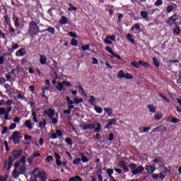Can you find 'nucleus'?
Returning <instances> with one entry per match:
<instances>
[{"label":"nucleus","mask_w":181,"mask_h":181,"mask_svg":"<svg viewBox=\"0 0 181 181\" xmlns=\"http://www.w3.org/2000/svg\"><path fill=\"white\" fill-rule=\"evenodd\" d=\"M25 173H26V165L22 164L21 162H16L13 171V177L18 179L19 175H25Z\"/></svg>","instance_id":"f257e3e1"},{"label":"nucleus","mask_w":181,"mask_h":181,"mask_svg":"<svg viewBox=\"0 0 181 181\" xmlns=\"http://www.w3.org/2000/svg\"><path fill=\"white\" fill-rule=\"evenodd\" d=\"M181 18L177 15H174L169 18L168 24L170 26H178L180 25Z\"/></svg>","instance_id":"f03ea898"},{"label":"nucleus","mask_w":181,"mask_h":181,"mask_svg":"<svg viewBox=\"0 0 181 181\" xmlns=\"http://www.w3.org/2000/svg\"><path fill=\"white\" fill-rule=\"evenodd\" d=\"M28 32L30 36H35L39 32V27L34 21L30 22Z\"/></svg>","instance_id":"7ed1b4c3"},{"label":"nucleus","mask_w":181,"mask_h":181,"mask_svg":"<svg viewBox=\"0 0 181 181\" xmlns=\"http://www.w3.org/2000/svg\"><path fill=\"white\" fill-rule=\"evenodd\" d=\"M21 138H22V135H21V132L18 131H15L10 139H12L13 142L16 145L21 142Z\"/></svg>","instance_id":"20e7f679"},{"label":"nucleus","mask_w":181,"mask_h":181,"mask_svg":"<svg viewBox=\"0 0 181 181\" xmlns=\"http://www.w3.org/2000/svg\"><path fill=\"white\" fill-rule=\"evenodd\" d=\"M39 177L45 180L46 179V173L38 172L37 175L31 176L30 181H39Z\"/></svg>","instance_id":"39448f33"},{"label":"nucleus","mask_w":181,"mask_h":181,"mask_svg":"<svg viewBox=\"0 0 181 181\" xmlns=\"http://www.w3.org/2000/svg\"><path fill=\"white\" fill-rule=\"evenodd\" d=\"M13 163V160H12V156H10L8 157V161H5V163H4V169H5V168L7 167V170H8V172H9V170H11V168H12Z\"/></svg>","instance_id":"423d86ee"},{"label":"nucleus","mask_w":181,"mask_h":181,"mask_svg":"<svg viewBox=\"0 0 181 181\" xmlns=\"http://www.w3.org/2000/svg\"><path fill=\"white\" fill-rule=\"evenodd\" d=\"M144 170H145V168H144V166L140 165L135 170H132V173H133V175H138L139 173H142Z\"/></svg>","instance_id":"0eeeda50"},{"label":"nucleus","mask_w":181,"mask_h":181,"mask_svg":"<svg viewBox=\"0 0 181 181\" xmlns=\"http://www.w3.org/2000/svg\"><path fill=\"white\" fill-rule=\"evenodd\" d=\"M23 151L22 150L18 151V150H13L12 151V155H13V158L14 159H18V158H19L21 156V155H22V153Z\"/></svg>","instance_id":"6e6552de"},{"label":"nucleus","mask_w":181,"mask_h":181,"mask_svg":"<svg viewBox=\"0 0 181 181\" xmlns=\"http://www.w3.org/2000/svg\"><path fill=\"white\" fill-rule=\"evenodd\" d=\"M118 119L117 118H114V119H109V122L108 124H107L105 126V128L106 129H110L111 125H112V124H115V122H117Z\"/></svg>","instance_id":"1a4fd4ad"},{"label":"nucleus","mask_w":181,"mask_h":181,"mask_svg":"<svg viewBox=\"0 0 181 181\" xmlns=\"http://www.w3.org/2000/svg\"><path fill=\"white\" fill-rule=\"evenodd\" d=\"M146 170L148 173H153L156 170V167L155 165H147Z\"/></svg>","instance_id":"9d476101"},{"label":"nucleus","mask_w":181,"mask_h":181,"mask_svg":"<svg viewBox=\"0 0 181 181\" xmlns=\"http://www.w3.org/2000/svg\"><path fill=\"white\" fill-rule=\"evenodd\" d=\"M44 114L49 118H53L54 117V110L49 109L47 111L44 112Z\"/></svg>","instance_id":"9b49d317"},{"label":"nucleus","mask_w":181,"mask_h":181,"mask_svg":"<svg viewBox=\"0 0 181 181\" xmlns=\"http://www.w3.org/2000/svg\"><path fill=\"white\" fill-rule=\"evenodd\" d=\"M95 128V124H85L83 126L82 129L86 131V129H94Z\"/></svg>","instance_id":"f8f14e48"},{"label":"nucleus","mask_w":181,"mask_h":181,"mask_svg":"<svg viewBox=\"0 0 181 181\" xmlns=\"http://www.w3.org/2000/svg\"><path fill=\"white\" fill-rule=\"evenodd\" d=\"M25 127L28 128V129L32 130L33 129V126L32 125V122L30 119L26 120L25 122Z\"/></svg>","instance_id":"ddd939ff"},{"label":"nucleus","mask_w":181,"mask_h":181,"mask_svg":"<svg viewBox=\"0 0 181 181\" xmlns=\"http://www.w3.org/2000/svg\"><path fill=\"white\" fill-rule=\"evenodd\" d=\"M55 159L57 160V166H62V161H60V155L57 154V153H54Z\"/></svg>","instance_id":"4468645a"},{"label":"nucleus","mask_w":181,"mask_h":181,"mask_svg":"<svg viewBox=\"0 0 181 181\" xmlns=\"http://www.w3.org/2000/svg\"><path fill=\"white\" fill-rule=\"evenodd\" d=\"M16 56H25L26 54V49H22L16 52Z\"/></svg>","instance_id":"2eb2a0df"},{"label":"nucleus","mask_w":181,"mask_h":181,"mask_svg":"<svg viewBox=\"0 0 181 181\" xmlns=\"http://www.w3.org/2000/svg\"><path fill=\"white\" fill-rule=\"evenodd\" d=\"M47 62V58L45 55H40V63L42 64H46Z\"/></svg>","instance_id":"dca6fc26"},{"label":"nucleus","mask_w":181,"mask_h":181,"mask_svg":"<svg viewBox=\"0 0 181 181\" xmlns=\"http://www.w3.org/2000/svg\"><path fill=\"white\" fill-rule=\"evenodd\" d=\"M174 35H180V28L179 25H175L173 29Z\"/></svg>","instance_id":"f3484780"},{"label":"nucleus","mask_w":181,"mask_h":181,"mask_svg":"<svg viewBox=\"0 0 181 181\" xmlns=\"http://www.w3.org/2000/svg\"><path fill=\"white\" fill-rule=\"evenodd\" d=\"M69 181H83V179H81L80 176L76 175L75 177L69 178Z\"/></svg>","instance_id":"a211bd4d"},{"label":"nucleus","mask_w":181,"mask_h":181,"mask_svg":"<svg viewBox=\"0 0 181 181\" xmlns=\"http://www.w3.org/2000/svg\"><path fill=\"white\" fill-rule=\"evenodd\" d=\"M68 19L66 16H62L59 21V23H61V25H66V23H67L68 22Z\"/></svg>","instance_id":"6ab92c4d"},{"label":"nucleus","mask_w":181,"mask_h":181,"mask_svg":"<svg viewBox=\"0 0 181 181\" xmlns=\"http://www.w3.org/2000/svg\"><path fill=\"white\" fill-rule=\"evenodd\" d=\"M148 108L150 112H152L153 114L156 112V108L155 107V106H153V105H148Z\"/></svg>","instance_id":"aec40b11"},{"label":"nucleus","mask_w":181,"mask_h":181,"mask_svg":"<svg viewBox=\"0 0 181 181\" xmlns=\"http://www.w3.org/2000/svg\"><path fill=\"white\" fill-rule=\"evenodd\" d=\"M13 20L14 21L15 26H16L17 28H19V18H18V16H14L13 18Z\"/></svg>","instance_id":"412c9836"},{"label":"nucleus","mask_w":181,"mask_h":181,"mask_svg":"<svg viewBox=\"0 0 181 181\" xmlns=\"http://www.w3.org/2000/svg\"><path fill=\"white\" fill-rule=\"evenodd\" d=\"M57 90H59V91H63V90L64 89V83H58V86H57Z\"/></svg>","instance_id":"4be33fe9"},{"label":"nucleus","mask_w":181,"mask_h":181,"mask_svg":"<svg viewBox=\"0 0 181 181\" xmlns=\"http://www.w3.org/2000/svg\"><path fill=\"white\" fill-rule=\"evenodd\" d=\"M139 64H140V66H143V67H145L146 69L149 67V64H148V62H144L142 60L139 61Z\"/></svg>","instance_id":"5701e85b"},{"label":"nucleus","mask_w":181,"mask_h":181,"mask_svg":"<svg viewBox=\"0 0 181 181\" xmlns=\"http://www.w3.org/2000/svg\"><path fill=\"white\" fill-rule=\"evenodd\" d=\"M118 78H125V73H124V71L120 70L117 74Z\"/></svg>","instance_id":"b1692460"},{"label":"nucleus","mask_w":181,"mask_h":181,"mask_svg":"<svg viewBox=\"0 0 181 181\" xmlns=\"http://www.w3.org/2000/svg\"><path fill=\"white\" fill-rule=\"evenodd\" d=\"M105 112L107 113V115H112V109L110 108V107H105L104 109Z\"/></svg>","instance_id":"393cba45"},{"label":"nucleus","mask_w":181,"mask_h":181,"mask_svg":"<svg viewBox=\"0 0 181 181\" xmlns=\"http://www.w3.org/2000/svg\"><path fill=\"white\" fill-rule=\"evenodd\" d=\"M153 64L156 66V67H159L160 66V64H159V61H158V59L156 57L153 58Z\"/></svg>","instance_id":"a878e982"},{"label":"nucleus","mask_w":181,"mask_h":181,"mask_svg":"<svg viewBox=\"0 0 181 181\" xmlns=\"http://www.w3.org/2000/svg\"><path fill=\"white\" fill-rule=\"evenodd\" d=\"M124 78H127V80H132V78H134V76L129 73H127L124 75Z\"/></svg>","instance_id":"bb28decb"},{"label":"nucleus","mask_w":181,"mask_h":181,"mask_svg":"<svg viewBox=\"0 0 181 181\" xmlns=\"http://www.w3.org/2000/svg\"><path fill=\"white\" fill-rule=\"evenodd\" d=\"M131 65L133 66L134 67H135L136 69H139L141 64H139V62H131Z\"/></svg>","instance_id":"cd10ccee"},{"label":"nucleus","mask_w":181,"mask_h":181,"mask_svg":"<svg viewBox=\"0 0 181 181\" xmlns=\"http://www.w3.org/2000/svg\"><path fill=\"white\" fill-rule=\"evenodd\" d=\"M127 40H129V42H131V43H135V40H134V39H132V35L131 34H127Z\"/></svg>","instance_id":"c85d7f7f"},{"label":"nucleus","mask_w":181,"mask_h":181,"mask_svg":"<svg viewBox=\"0 0 181 181\" xmlns=\"http://www.w3.org/2000/svg\"><path fill=\"white\" fill-rule=\"evenodd\" d=\"M69 6H70V8H68L69 12H71V11H77V8L73 6V4L71 3L69 4Z\"/></svg>","instance_id":"c756f323"},{"label":"nucleus","mask_w":181,"mask_h":181,"mask_svg":"<svg viewBox=\"0 0 181 181\" xmlns=\"http://www.w3.org/2000/svg\"><path fill=\"white\" fill-rule=\"evenodd\" d=\"M78 93H80L82 95H86V93L84 92V88H83V86H78Z\"/></svg>","instance_id":"7c9ffc66"},{"label":"nucleus","mask_w":181,"mask_h":181,"mask_svg":"<svg viewBox=\"0 0 181 181\" xmlns=\"http://www.w3.org/2000/svg\"><path fill=\"white\" fill-rule=\"evenodd\" d=\"M171 170H172V168L171 167H168L167 168H164L163 169V172L164 173H170Z\"/></svg>","instance_id":"2f4dec72"},{"label":"nucleus","mask_w":181,"mask_h":181,"mask_svg":"<svg viewBox=\"0 0 181 181\" xmlns=\"http://www.w3.org/2000/svg\"><path fill=\"white\" fill-rule=\"evenodd\" d=\"M106 51L108 52V53H110L112 56H114L115 53H114V51L112 50V48L110 47L109 46L106 47Z\"/></svg>","instance_id":"473e14b6"},{"label":"nucleus","mask_w":181,"mask_h":181,"mask_svg":"<svg viewBox=\"0 0 181 181\" xmlns=\"http://www.w3.org/2000/svg\"><path fill=\"white\" fill-rule=\"evenodd\" d=\"M16 162H21V165H26V156H23L21 157V161H16Z\"/></svg>","instance_id":"72a5a7b5"},{"label":"nucleus","mask_w":181,"mask_h":181,"mask_svg":"<svg viewBox=\"0 0 181 181\" xmlns=\"http://www.w3.org/2000/svg\"><path fill=\"white\" fill-rule=\"evenodd\" d=\"M46 127V119H44L42 122H40L39 124V127L40 128H45Z\"/></svg>","instance_id":"f704fd0d"},{"label":"nucleus","mask_w":181,"mask_h":181,"mask_svg":"<svg viewBox=\"0 0 181 181\" xmlns=\"http://www.w3.org/2000/svg\"><path fill=\"white\" fill-rule=\"evenodd\" d=\"M95 111H96V112H98V114H101V112H103V108L100 107H98V106H95Z\"/></svg>","instance_id":"c9c22d12"},{"label":"nucleus","mask_w":181,"mask_h":181,"mask_svg":"<svg viewBox=\"0 0 181 181\" xmlns=\"http://www.w3.org/2000/svg\"><path fill=\"white\" fill-rule=\"evenodd\" d=\"M129 168H130V169H132V170H135L136 169V164L131 163L129 165Z\"/></svg>","instance_id":"e433bc0d"},{"label":"nucleus","mask_w":181,"mask_h":181,"mask_svg":"<svg viewBox=\"0 0 181 181\" xmlns=\"http://www.w3.org/2000/svg\"><path fill=\"white\" fill-rule=\"evenodd\" d=\"M100 131H101V124L97 123V127L95 128V132H100Z\"/></svg>","instance_id":"4c0bfd02"},{"label":"nucleus","mask_w":181,"mask_h":181,"mask_svg":"<svg viewBox=\"0 0 181 181\" xmlns=\"http://www.w3.org/2000/svg\"><path fill=\"white\" fill-rule=\"evenodd\" d=\"M162 119V114H160V113L157 114V115L155 116V118H154V119H155L156 121H159V119Z\"/></svg>","instance_id":"58836bf2"},{"label":"nucleus","mask_w":181,"mask_h":181,"mask_svg":"<svg viewBox=\"0 0 181 181\" xmlns=\"http://www.w3.org/2000/svg\"><path fill=\"white\" fill-rule=\"evenodd\" d=\"M141 15L144 19H146V18H148V13H146V11H141Z\"/></svg>","instance_id":"ea45409f"},{"label":"nucleus","mask_w":181,"mask_h":181,"mask_svg":"<svg viewBox=\"0 0 181 181\" xmlns=\"http://www.w3.org/2000/svg\"><path fill=\"white\" fill-rule=\"evenodd\" d=\"M173 9H174V8H173V6H168L167 7V12H168V13H170V12H173Z\"/></svg>","instance_id":"a19ab883"},{"label":"nucleus","mask_w":181,"mask_h":181,"mask_svg":"<svg viewBox=\"0 0 181 181\" xmlns=\"http://www.w3.org/2000/svg\"><path fill=\"white\" fill-rule=\"evenodd\" d=\"M82 50L83 52H86V50H88L90 49V45H82Z\"/></svg>","instance_id":"79ce46f5"},{"label":"nucleus","mask_w":181,"mask_h":181,"mask_svg":"<svg viewBox=\"0 0 181 181\" xmlns=\"http://www.w3.org/2000/svg\"><path fill=\"white\" fill-rule=\"evenodd\" d=\"M170 122H173V124H177V122H180V119L177 118H173Z\"/></svg>","instance_id":"37998d69"},{"label":"nucleus","mask_w":181,"mask_h":181,"mask_svg":"<svg viewBox=\"0 0 181 181\" xmlns=\"http://www.w3.org/2000/svg\"><path fill=\"white\" fill-rule=\"evenodd\" d=\"M110 57L111 59H114V57H117L118 60H122V58H121V57L117 54L111 55Z\"/></svg>","instance_id":"c03bdc74"},{"label":"nucleus","mask_w":181,"mask_h":181,"mask_svg":"<svg viewBox=\"0 0 181 181\" xmlns=\"http://www.w3.org/2000/svg\"><path fill=\"white\" fill-rule=\"evenodd\" d=\"M74 102L76 103V104H80V103H83V98H75Z\"/></svg>","instance_id":"a18cd8bd"},{"label":"nucleus","mask_w":181,"mask_h":181,"mask_svg":"<svg viewBox=\"0 0 181 181\" xmlns=\"http://www.w3.org/2000/svg\"><path fill=\"white\" fill-rule=\"evenodd\" d=\"M80 162H81V159L76 158V159L74 160L73 163H74V165H78L80 163Z\"/></svg>","instance_id":"49530a36"},{"label":"nucleus","mask_w":181,"mask_h":181,"mask_svg":"<svg viewBox=\"0 0 181 181\" xmlns=\"http://www.w3.org/2000/svg\"><path fill=\"white\" fill-rule=\"evenodd\" d=\"M62 83L64 86H66V87H71V83L69 81H64Z\"/></svg>","instance_id":"de8ad7c7"},{"label":"nucleus","mask_w":181,"mask_h":181,"mask_svg":"<svg viewBox=\"0 0 181 181\" xmlns=\"http://www.w3.org/2000/svg\"><path fill=\"white\" fill-rule=\"evenodd\" d=\"M107 173L108 175V176H112V173H114V170H112V169H107Z\"/></svg>","instance_id":"09e8293b"},{"label":"nucleus","mask_w":181,"mask_h":181,"mask_svg":"<svg viewBox=\"0 0 181 181\" xmlns=\"http://www.w3.org/2000/svg\"><path fill=\"white\" fill-rule=\"evenodd\" d=\"M119 165L120 166V168H123L124 166L127 165V163L122 160L119 163Z\"/></svg>","instance_id":"8fccbe9b"},{"label":"nucleus","mask_w":181,"mask_h":181,"mask_svg":"<svg viewBox=\"0 0 181 181\" xmlns=\"http://www.w3.org/2000/svg\"><path fill=\"white\" fill-rule=\"evenodd\" d=\"M66 101L69 105H72V104H74V102L70 100V98H69V96L66 97Z\"/></svg>","instance_id":"3c124183"},{"label":"nucleus","mask_w":181,"mask_h":181,"mask_svg":"<svg viewBox=\"0 0 181 181\" xmlns=\"http://www.w3.org/2000/svg\"><path fill=\"white\" fill-rule=\"evenodd\" d=\"M8 132V127H3V130L1 132L2 135H5Z\"/></svg>","instance_id":"603ef678"},{"label":"nucleus","mask_w":181,"mask_h":181,"mask_svg":"<svg viewBox=\"0 0 181 181\" xmlns=\"http://www.w3.org/2000/svg\"><path fill=\"white\" fill-rule=\"evenodd\" d=\"M163 1L162 0H157L156 2L155 3L156 6H159L162 5Z\"/></svg>","instance_id":"864d4df0"},{"label":"nucleus","mask_w":181,"mask_h":181,"mask_svg":"<svg viewBox=\"0 0 181 181\" xmlns=\"http://www.w3.org/2000/svg\"><path fill=\"white\" fill-rule=\"evenodd\" d=\"M0 114L1 115H4V114H6V111L5 110V108L4 107L0 108Z\"/></svg>","instance_id":"5fc2aeb1"},{"label":"nucleus","mask_w":181,"mask_h":181,"mask_svg":"<svg viewBox=\"0 0 181 181\" xmlns=\"http://www.w3.org/2000/svg\"><path fill=\"white\" fill-rule=\"evenodd\" d=\"M37 156H40V153H33V154L31 156L33 159H35V158H37Z\"/></svg>","instance_id":"6e6d98bb"},{"label":"nucleus","mask_w":181,"mask_h":181,"mask_svg":"<svg viewBox=\"0 0 181 181\" xmlns=\"http://www.w3.org/2000/svg\"><path fill=\"white\" fill-rule=\"evenodd\" d=\"M66 142L69 145H73V142H71V139H70V138H66Z\"/></svg>","instance_id":"4d7b16f0"},{"label":"nucleus","mask_w":181,"mask_h":181,"mask_svg":"<svg viewBox=\"0 0 181 181\" xmlns=\"http://www.w3.org/2000/svg\"><path fill=\"white\" fill-rule=\"evenodd\" d=\"M152 177H153V179H154V180H158V179H159V175L158 174H153Z\"/></svg>","instance_id":"13d9d810"},{"label":"nucleus","mask_w":181,"mask_h":181,"mask_svg":"<svg viewBox=\"0 0 181 181\" xmlns=\"http://www.w3.org/2000/svg\"><path fill=\"white\" fill-rule=\"evenodd\" d=\"M27 162H28V163H30V165H32L33 162V158L32 156H30L28 159H27Z\"/></svg>","instance_id":"bf43d9fd"},{"label":"nucleus","mask_w":181,"mask_h":181,"mask_svg":"<svg viewBox=\"0 0 181 181\" xmlns=\"http://www.w3.org/2000/svg\"><path fill=\"white\" fill-rule=\"evenodd\" d=\"M82 162H83L84 163H86V162H88V158H87V157L83 156L82 158H81Z\"/></svg>","instance_id":"052dcab7"},{"label":"nucleus","mask_w":181,"mask_h":181,"mask_svg":"<svg viewBox=\"0 0 181 181\" xmlns=\"http://www.w3.org/2000/svg\"><path fill=\"white\" fill-rule=\"evenodd\" d=\"M8 175H5L4 177H0V181H6L8 180Z\"/></svg>","instance_id":"680f3d73"},{"label":"nucleus","mask_w":181,"mask_h":181,"mask_svg":"<svg viewBox=\"0 0 181 181\" xmlns=\"http://www.w3.org/2000/svg\"><path fill=\"white\" fill-rule=\"evenodd\" d=\"M47 31L49 32V33H54V28H52V27H49L48 29H47Z\"/></svg>","instance_id":"e2e57ef3"},{"label":"nucleus","mask_w":181,"mask_h":181,"mask_svg":"<svg viewBox=\"0 0 181 181\" xmlns=\"http://www.w3.org/2000/svg\"><path fill=\"white\" fill-rule=\"evenodd\" d=\"M47 162H52L53 160V156H49L46 158Z\"/></svg>","instance_id":"0e129e2a"},{"label":"nucleus","mask_w":181,"mask_h":181,"mask_svg":"<svg viewBox=\"0 0 181 181\" xmlns=\"http://www.w3.org/2000/svg\"><path fill=\"white\" fill-rule=\"evenodd\" d=\"M13 103V100H7V101L6 102V105L9 106V105H12Z\"/></svg>","instance_id":"69168bd1"},{"label":"nucleus","mask_w":181,"mask_h":181,"mask_svg":"<svg viewBox=\"0 0 181 181\" xmlns=\"http://www.w3.org/2000/svg\"><path fill=\"white\" fill-rule=\"evenodd\" d=\"M71 45H72L73 46H77V40H76V39H72V40H71Z\"/></svg>","instance_id":"338daca9"},{"label":"nucleus","mask_w":181,"mask_h":181,"mask_svg":"<svg viewBox=\"0 0 181 181\" xmlns=\"http://www.w3.org/2000/svg\"><path fill=\"white\" fill-rule=\"evenodd\" d=\"M14 122H17L19 123V122L21 121V117H18V116H16L14 119H13Z\"/></svg>","instance_id":"774afa93"}]
</instances>
